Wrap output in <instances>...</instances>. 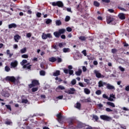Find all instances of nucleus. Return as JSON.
Instances as JSON below:
<instances>
[{"label": "nucleus", "mask_w": 129, "mask_h": 129, "mask_svg": "<svg viewBox=\"0 0 129 129\" xmlns=\"http://www.w3.org/2000/svg\"><path fill=\"white\" fill-rule=\"evenodd\" d=\"M38 85H40L39 81L37 80H33L32 81L31 84L28 85V87L29 88H33V87L38 86Z\"/></svg>", "instance_id": "obj_1"}, {"label": "nucleus", "mask_w": 129, "mask_h": 129, "mask_svg": "<svg viewBox=\"0 0 129 129\" xmlns=\"http://www.w3.org/2000/svg\"><path fill=\"white\" fill-rule=\"evenodd\" d=\"M106 22L107 24H110V23H111L112 25H115L116 24L115 22V19L111 17L110 16H107Z\"/></svg>", "instance_id": "obj_2"}, {"label": "nucleus", "mask_w": 129, "mask_h": 129, "mask_svg": "<svg viewBox=\"0 0 129 129\" xmlns=\"http://www.w3.org/2000/svg\"><path fill=\"white\" fill-rule=\"evenodd\" d=\"M6 81H10L11 82H12L13 83H15L16 82V81L17 80L16 79V78L14 76H7L5 78Z\"/></svg>", "instance_id": "obj_3"}, {"label": "nucleus", "mask_w": 129, "mask_h": 129, "mask_svg": "<svg viewBox=\"0 0 129 129\" xmlns=\"http://www.w3.org/2000/svg\"><path fill=\"white\" fill-rule=\"evenodd\" d=\"M47 38H49V39H51V38H53L52 36V35H51V33H47V34L45 33H43L42 35V38L43 40H46Z\"/></svg>", "instance_id": "obj_4"}, {"label": "nucleus", "mask_w": 129, "mask_h": 129, "mask_svg": "<svg viewBox=\"0 0 129 129\" xmlns=\"http://www.w3.org/2000/svg\"><path fill=\"white\" fill-rule=\"evenodd\" d=\"M76 90L74 88H71L70 90L68 91H65V93H68V94H74Z\"/></svg>", "instance_id": "obj_5"}, {"label": "nucleus", "mask_w": 129, "mask_h": 129, "mask_svg": "<svg viewBox=\"0 0 129 129\" xmlns=\"http://www.w3.org/2000/svg\"><path fill=\"white\" fill-rule=\"evenodd\" d=\"M63 72L65 74H68L69 73L70 75H73V73H74V71L71 70H68L67 69H64L63 70Z\"/></svg>", "instance_id": "obj_6"}, {"label": "nucleus", "mask_w": 129, "mask_h": 129, "mask_svg": "<svg viewBox=\"0 0 129 129\" xmlns=\"http://www.w3.org/2000/svg\"><path fill=\"white\" fill-rule=\"evenodd\" d=\"M56 117H57V121L60 123H62V118H63V116H62V113L61 112L59 113L56 115Z\"/></svg>", "instance_id": "obj_7"}, {"label": "nucleus", "mask_w": 129, "mask_h": 129, "mask_svg": "<svg viewBox=\"0 0 129 129\" xmlns=\"http://www.w3.org/2000/svg\"><path fill=\"white\" fill-rule=\"evenodd\" d=\"M101 119H103V120H109L110 119V117L107 115H101L100 116Z\"/></svg>", "instance_id": "obj_8"}, {"label": "nucleus", "mask_w": 129, "mask_h": 129, "mask_svg": "<svg viewBox=\"0 0 129 129\" xmlns=\"http://www.w3.org/2000/svg\"><path fill=\"white\" fill-rule=\"evenodd\" d=\"M23 68H24V69H27V70H31V69L32 68V65L30 64V63H28L26 64H24L23 67Z\"/></svg>", "instance_id": "obj_9"}, {"label": "nucleus", "mask_w": 129, "mask_h": 129, "mask_svg": "<svg viewBox=\"0 0 129 129\" xmlns=\"http://www.w3.org/2000/svg\"><path fill=\"white\" fill-rule=\"evenodd\" d=\"M106 87L107 88V89H109L110 90H112L113 89L114 90H115V87H114V86L110 85V84H106Z\"/></svg>", "instance_id": "obj_10"}, {"label": "nucleus", "mask_w": 129, "mask_h": 129, "mask_svg": "<svg viewBox=\"0 0 129 129\" xmlns=\"http://www.w3.org/2000/svg\"><path fill=\"white\" fill-rule=\"evenodd\" d=\"M106 83L103 82L102 81H99L98 84V87H103L104 85H106Z\"/></svg>", "instance_id": "obj_11"}, {"label": "nucleus", "mask_w": 129, "mask_h": 129, "mask_svg": "<svg viewBox=\"0 0 129 129\" xmlns=\"http://www.w3.org/2000/svg\"><path fill=\"white\" fill-rule=\"evenodd\" d=\"M17 27H18V26L15 23H12L8 25L9 29H13H13H16Z\"/></svg>", "instance_id": "obj_12"}, {"label": "nucleus", "mask_w": 129, "mask_h": 129, "mask_svg": "<svg viewBox=\"0 0 129 129\" xmlns=\"http://www.w3.org/2000/svg\"><path fill=\"white\" fill-rule=\"evenodd\" d=\"M118 17L120 20H125V15L123 13H119Z\"/></svg>", "instance_id": "obj_13"}, {"label": "nucleus", "mask_w": 129, "mask_h": 129, "mask_svg": "<svg viewBox=\"0 0 129 129\" xmlns=\"http://www.w3.org/2000/svg\"><path fill=\"white\" fill-rule=\"evenodd\" d=\"M11 67H13V68H16V67L18 66V61L15 60L14 62H12L11 63Z\"/></svg>", "instance_id": "obj_14"}, {"label": "nucleus", "mask_w": 129, "mask_h": 129, "mask_svg": "<svg viewBox=\"0 0 129 129\" xmlns=\"http://www.w3.org/2000/svg\"><path fill=\"white\" fill-rule=\"evenodd\" d=\"M3 96H4V97H10V93L8 91H3L2 93Z\"/></svg>", "instance_id": "obj_15"}, {"label": "nucleus", "mask_w": 129, "mask_h": 129, "mask_svg": "<svg viewBox=\"0 0 129 129\" xmlns=\"http://www.w3.org/2000/svg\"><path fill=\"white\" fill-rule=\"evenodd\" d=\"M94 73L96 75L97 78H101V74L98 72V71L95 70Z\"/></svg>", "instance_id": "obj_16"}, {"label": "nucleus", "mask_w": 129, "mask_h": 129, "mask_svg": "<svg viewBox=\"0 0 129 129\" xmlns=\"http://www.w3.org/2000/svg\"><path fill=\"white\" fill-rule=\"evenodd\" d=\"M49 61L51 62L52 63H54V62H56L57 61V58L55 57H51L48 58Z\"/></svg>", "instance_id": "obj_17"}, {"label": "nucleus", "mask_w": 129, "mask_h": 129, "mask_svg": "<svg viewBox=\"0 0 129 129\" xmlns=\"http://www.w3.org/2000/svg\"><path fill=\"white\" fill-rule=\"evenodd\" d=\"M77 127L79 128H83V127H85V124L83 123L80 122L78 123Z\"/></svg>", "instance_id": "obj_18"}, {"label": "nucleus", "mask_w": 129, "mask_h": 129, "mask_svg": "<svg viewBox=\"0 0 129 129\" xmlns=\"http://www.w3.org/2000/svg\"><path fill=\"white\" fill-rule=\"evenodd\" d=\"M54 36L55 37V38H60V36H61V34H60V32L59 31H55L53 33Z\"/></svg>", "instance_id": "obj_19"}, {"label": "nucleus", "mask_w": 129, "mask_h": 129, "mask_svg": "<svg viewBox=\"0 0 129 129\" xmlns=\"http://www.w3.org/2000/svg\"><path fill=\"white\" fill-rule=\"evenodd\" d=\"M57 7H58V8H63V7H64V5L63 4V3H62V2L57 1Z\"/></svg>", "instance_id": "obj_20"}, {"label": "nucleus", "mask_w": 129, "mask_h": 129, "mask_svg": "<svg viewBox=\"0 0 129 129\" xmlns=\"http://www.w3.org/2000/svg\"><path fill=\"white\" fill-rule=\"evenodd\" d=\"M5 124L7 125H13V122L11 120H7L5 122Z\"/></svg>", "instance_id": "obj_21"}, {"label": "nucleus", "mask_w": 129, "mask_h": 129, "mask_svg": "<svg viewBox=\"0 0 129 129\" xmlns=\"http://www.w3.org/2000/svg\"><path fill=\"white\" fill-rule=\"evenodd\" d=\"M82 73V70L80 69H79L78 71L75 72V74L77 75V76H80Z\"/></svg>", "instance_id": "obj_22"}, {"label": "nucleus", "mask_w": 129, "mask_h": 129, "mask_svg": "<svg viewBox=\"0 0 129 129\" xmlns=\"http://www.w3.org/2000/svg\"><path fill=\"white\" fill-rule=\"evenodd\" d=\"M84 93H85V94L88 95V94H90V90H89V89L88 88H85L84 89Z\"/></svg>", "instance_id": "obj_23"}, {"label": "nucleus", "mask_w": 129, "mask_h": 129, "mask_svg": "<svg viewBox=\"0 0 129 129\" xmlns=\"http://www.w3.org/2000/svg\"><path fill=\"white\" fill-rule=\"evenodd\" d=\"M21 38V36L19 35V34H17L14 36V40L15 42H19L18 40H20V38Z\"/></svg>", "instance_id": "obj_24"}, {"label": "nucleus", "mask_w": 129, "mask_h": 129, "mask_svg": "<svg viewBox=\"0 0 129 129\" xmlns=\"http://www.w3.org/2000/svg\"><path fill=\"white\" fill-rule=\"evenodd\" d=\"M58 32H59V34L60 35H62V34H64L65 32H66V29H59Z\"/></svg>", "instance_id": "obj_25"}, {"label": "nucleus", "mask_w": 129, "mask_h": 129, "mask_svg": "<svg viewBox=\"0 0 129 129\" xmlns=\"http://www.w3.org/2000/svg\"><path fill=\"white\" fill-rule=\"evenodd\" d=\"M107 105H109V106H111V107H115V105H114V103L111 102H107Z\"/></svg>", "instance_id": "obj_26"}, {"label": "nucleus", "mask_w": 129, "mask_h": 129, "mask_svg": "<svg viewBox=\"0 0 129 129\" xmlns=\"http://www.w3.org/2000/svg\"><path fill=\"white\" fill-rule=\"evenodd\" d=\"M53 76H59L60 75V71H56L55 73L53 74Z\"/></svg>", "instance_id": "obj_27"}, {"label": "nucleus", "mask_w": 129, "mask_h": 129, "mask_svg": "<svg viewBox=\"0 0 129 129\" xmlns=\"http://www.w3.org/2000/svg\"><path fill=\"white\" fill-rule=\"evenodd\" d=\"M79 40L81 41H86V37L84 36H81L79 37Z\"/></svg>", "instance_id": "obj_28"}, {"label": "nucleus", "mask_w": 129, "mask_h": 129, "mask_svg": "<svg viewBox=\"0 0 129 129\" xmlns=\"http://www.w3.org/2000/svg\"><path fill=\"white\" fill-rule=\"evenodd\" d=\"M82 102H91V99H90V98L86 99H84L82 100Z\"/></svg>", "instance_id": "obj_29"}, {"label": "nucleus", "mask_w": 129, "mask_h": 129, "mask_svg": "<svg viewBox=\"0 0 129 129\" xmlns=\"http://www.w3.org/2000/svg\"><path fill=\"white\" fill-rule=\"evenodd\" d=\"M63 53H68L69 52H70V49L69 48H64L63 49Z\"/></svg>", "instance_id": "obj_30"}, {"label": "nucleus", "mask_w": 129, "mask_h": 129, "mask_svg": "<svg viewBox=\"0 0 129 129\" xmlns=\"http://www.w3.org/2000/svg\"><path fill=\"white\" fill-rule=\"evenodd\" d=\"M39 73L41 76H45V75H46V72H45V71L41 70L40 71Z\"/></svg>", "instance_id": "obj_31"}, {"label": "nucleus", "mask_w": 129, "mask_h": 129, "mask_svg": "<svg viewBox=\"0 0 129 129\" xmlns=\"http://www.w3.org/2000/svg\"><path fill=\"white\" fill-rule=\"evenodd\" d=\"M5 70L6 72H10V71H11V68H10V67L8 66L5 67Z\"/></svg>", "instance_id": "obj_32"}, {"label": "nucleus", "mask_w": 129, "mask_h": 129, "mask_svg": "<svg viewBox=\"0 0 129 129\" xmlns=\"http://www.w3.org/2000/svg\"><path fill=\"white\" fill-rule=\"evenodd\" d=\"M7 55H9V58H12V56H13V53H11L10 49H8L7 50Z\"/></svg>", "instance_id": "obj_33"}, {"label": "nucleus", "mask_w": 129, "mask_h": 129, "mask_svg": "<svg viewBox=\"0 0 129 129\" xmlns=\"http://www.w3.org/2000/svg\"><path fill=\"white\" fill-rule=\"evenodd\" d=\"M56 26H61L62 25V22L60 20H56L55 22Z\"/></svg>", "instance_id": "obj_34"}, {"label": "nucleus", "mask_w": 129, "mask_h": 129, "mask_svg": "<svg viewBox=\"0 0 129 129\" xmlns=\"http://www.w3.org/2000/svg\"><path fill=\"white\" fill-rule=\"evenodd\" d=\"M76 107L78 109H80L81 108V104L79 102L77 103Z\"/></svg>", "instance_id": "obj_35"}, {"label": "nucleus", "mask_w": 129, "mask_h": 129, "mask_svg": "<svg viewBox=\"0 0 129 129\" xmlns=\"http://www.w3.org/2000/svg\"><path fill=\"white\" fill-rule=\"evenodd\" d=\"M94 6H95V7H98L99 6H100V4H99V3H98L97 1H94Z\"/></svg>", "instance_id": "obj_36"}, {"label": "nucleus", "mask_w": 129, "mask_h": 129, "mask_svg": "<svg viewBox=\"0 0 129 129\" xmlns=\"http://www.w3.org/2000/svg\"><path fill=\"white\" fill-rule=\"evenodd\" d=\"M27 52V48L24 47L21 50V53L24 54Z\"/></svg>", "instance_id": "obj_37"}, {"label": "nucleus", "mask_w": 129, "mask_h": 129, "mask_svg": "<svg viewBox=\"0 0 129 129\" xmlns=\"http://www.w3.org/2000/svg\"><path fill=\"white\" fill-rule=\"evenodd\" d=\"M26 63H28V60H27V59H23L22 61V62H21V65L23 66H24V65H25V64H26Z\"/></svg>", "instance_id": "obj_38"}, {"label": "nucleus", "mask_w": 129, "mask_h": 129, "mask_svg": "<svg viewBox=\"0 0 129 129\" xmlns=\"http://www.w3.org/2000/svg\"><path fill=\"white\" fill-rule=\"evenodd\" d=\"M6 107L7 108V109H9L10 111H12V107L11 106V105H6Z\"/></svg>", "instance_id": "obj_39"}, {"label": "nucleus", "mask_w": 129, "mask_h": 129, "mask_svg": "<svg viewBox=\"0 0 129 129\" xmlns=\"http://www.w3.org/2000/svg\"><path fill=\"white\" fill-rule=\"evenodd\" d=\"M45 23H46V24H47V25H49V24H51V23H52V20H51L50 19H48L45 21Z\"/></svg>", "instance_id": "obj_40"}, {"label": "nucleus", "mask_w": 129, "mask_h": 129, "mask_svg": "<svg viewBox=\"0 0 129 129\" xmlns=\"http://www.w3.org/2000/svg\"><path fill=\"white\" fill-rule=\"evenodd\" d=\"M38 89H39L38 87H34L32 89V92H36V91H38Z\"/></svg>", "instance_id": "obj_41"}, {"label": "nucleus", "mask_w": 129, "mask_h": 129, "mask_svg": "<svg viewBox=\"0 0 129 129\" xmlns=\"http://www.w3.org/2000/svg\"><path fill=\"white\" fill-rule=\"evenodd\" d=\"M93 118H94V119H95L96 121H97V120L99 119V118H98V116H97V115H93Z\"/></svg>", "instance_id": "obj_42"}, {"label": "nucleus", "mask_w": 129, "mask_h": 129, "mask_svg": "<svg viewBox=\"0 0 129 129\" xmlns=\"http://www.w3.org/2000/svg\"><path fill=\"white\" fill-rule=\"evenodd\" d=\"M28 99H23L22 100V103H26V104H27V103H28Z\"/></svg>", "instance_id": "obj_43"}, {"label": "nucleus", "mask_w": 129, "mask_h": 129, "mask_svg": "<svg viewBox=\"0 0 129 129\" xmlns=\"http://www.w3.org/2000/svg\"><path fill=\"white\" fill-rule=\"evenodd\" d=\"M57 88L58 89H60V90H64V89H65V87H64L63 86H58V87H57Z\"/></svg>", "instance_id": "obj_44"}, {"label": "nucleus", "mask_w": 129, "mask_h": 129, "mask_svg": "<svg viewBox=\"0 0 129 129\" xmlns=\"http://www.w3.org/2000/svg\"><path fill=\"white\" fill-rule=\"evenodd\" d=\"M116 52H117V50L115 48H113L111 49V52L113 54H115V53H116Z\"/></svg>", "instance_id": "obj_45"}, {"label": "nucleus", "mask_w": 129, "mask_h": 129, "mask_svg": "<svg viewBox=\"0 0 129 129\" xmlns=\"http://www.w3.org/2000/svg\"><path fill=\"white\" fill-rule=\"evenodd\" d=\"M63 46H64L63 42H60L58 44V46L59 47V48H63Z\"/></svg>", "instance_id": "obj_46"}, {"label": "nucleus", "mask_w": 129, "mask_h": 129, "mask_svg": "<svg viewBox=\"0 0 129 129\" xmlns=\"http://www.w3.org/2000/svg\"><path fill=\"white\" fill-rule=\"evenodd\" d=\"M22 58H24L25 59H27L29 58V55H28V54H23L22 55Z\"/></svg>", "instance_id": "obj_47"}, {"label": "nucleus", "mask_w": 129, "mask_h": 129, "mask_svg": "<svg viewBox=\"0 0 129 129\" xmlns=\"http://www.w3.org/2000/svg\"><path fill=\"white\" fill-rule=\"evenodd\" d=\"M70 21V16H66V19H65V21L66 22H69Z\"/></svg>", "instance_id": "obj_48"}, {"label": "nucleus", "mask_w": 129, "mask_h": 129, "mask_svg": "<svg viewBox=\"0 0 129 129\" xmlns=\"http://www.w3.org/2000/svg\"><path fill=\"white\" fill-rule=\"evenodd\" d=\"M96 94H97V95H100V94H101V91H100V90H98L96 92Z\"/></svg>", "instance_id": "obj_49"}, {"label": "nucleus", "mask_w": 129, "mask_h": 129, "mask_svg": "<svg viewBox=\"0 0 129 129\" xmlns=\"http://www.w3.org/2000/svg\"><path fill=\"white\" fill-rule=\"evenodd\" d=\"M71 84H72V85H75V84H76V80H73L71 82Z\"/></svg>", "instance_id": "obj_50"}, {"label": "nucleus", "mask_w": 129, "mask_h": 129, "mask_svg": "<svg viewBox=\"0 0 129 129\" xmlns=\"http://www.w3.org/2000/svg\"><path fill=\"white\" fill-rule=\"evenodd\" d=\"M41 16H42V14L40 12H38L36 14V16L37 17V18H41Z\"/></svg>", "instance_id": "obj_51"}, {"label": "nucleus", "mask_w": 129, "mask_h": 129, "mask_svg": "<svg viewBox=\"0 0 129 129\" xmlns=\"http://www.w3.org/2000/svg\"><path fill=\"white\" fill-rule=\"evenodd\" d=\"M56 60H57V63H61V62H62V58L60 57H57Z\"/></svg>", "instance_id": "obj_52"}, {"label": "nucleus", "mask_w": 129, "mask_h": 129, "mask_svg": "<svg viewBox=\"0 0 129 129\" xmlns=\"http://www.w3.org/2000/svg\"><path fill=\"white\" fill-rule=\"evenodd\" d=\"M106 111H107V112H111V111H113V110H111V109H110L109 108H106Z\"/></svg>", "instance_id": "obj_53"}, {"label": "nucleus", "mask_w": 129, "mask_h": 129, "mask_svg": "<svg viewBox=\"0 0 129 129\" xmlns=\"http://www.w3.org/2000/svg\"><path fill=\"white\" fill-rule=\"evenodd\" d=\"M67 32H72V28L71 27H67Z\"/></svg>", "instance_id": "obj_54"}, {"label": "nucleus", "mask_w": 129, "mask_h": 129, "mask_svg": "<svg viewBox=\"0 0 129 129\" xmlns=\"http://www.w3.org/2000/svg\"><path fill=\"white\" fill-rule=\"evenodd\" d=\"M119 69L122 72H123V71H124V68H122L121 66L119 67Z\"/></svg>", "instance_id": "obj_55"}, {"label": "nucleus", "mask_w": 129, "mask_h": 129, "mask_svg": "<svg viewBox=\"0 0 129 129\" xmlns=\"http://www.w3.org/2000/svg\"><path fill=\"white\" fill-rule=\"evenodd\" d=\"M26 36L27 38H31V37H32V34H31V33H28L27 34Z\"/></svg>", "instance_id": "obj_56"}, {"label": "nucleus", "mask_w": 129, "mask_h": 129, "mask_svg": "<svg viewBox=\"0 0 129 129\" xmlns=\"http://www.w3.org/2000/svg\"><path fill=\"white\" fill-rule=\"evenodd\" d=\"M123 45L124 47H128L129 45L126 42H123Z\"/></svg>", "instance_id": "obj_57"}, {"label": "nucleus", "mask_w": 129, "mask_h": 129, "mask_svg": "<svg viewBox=\"0 0 129 129\" xmlns=\"http://www.w3.org/2000/svg\"><path fill=\"white\" fill-rule=\"evenodd\" d=\"M79 85L80 86H81V87H85V86H84V85L83 83H82V82L79 83Z\"/></svg>", "instance_id": "obj_58"}, {"label": "nucleus", "mask_w": 129, "mask_h": 129, "mask_svg": "<svg viewBox=\"0 0 129 129\" xmlns=\"http://www.w3.org/2000/svg\"><path fill=\"white\" fill-rule=\"evenodd\" d=\"M52 6H53V7H57V2H52Z\"/></svg>", "instance_id": "obj_59"}, {"label": "nucleus", "mask_w": 129, "mask_h": 129, "mask_svg": "<svg viewBox=\"0 0 129 129\" xmlns=\"http://www.w3.org/2000/svg\"><path fill=\"white\" fill-rule=\"evenodd\" d=\"M82 53L84 55V56H86V55H87V53H86V50H83Z\"/></svg>", "instance_id": "obj_60"}, {"label": "nucleus", "mask_w": 129, "mask_h": 129, "mask_svg": "<svg viewBox=\"0 0 129 129\" xmlns=\"http://www.w3.org/2000/svg\"><path fill=\"white\" fill-rule=\"evenodd\" d=\"M56 98L58 99H63V95L58 96Z\"/></svg>", "instance_id": "obj_61"}, {"label": "nucleus", "mask_w": 129, "mask_h": 129, "mask_svg": "<svg viewBox=\"0 0 129 129\" xmlns=\"http://www.w3.org/2000/svg\"><path fill=\"white\" fill-rule=\"evenodd\" d=\"M32 11H31V10H28V11H27V14H28V15H32Z\"/></svg>", "instance_id": "obj_62"}, {"label": "nucleus", "mask_w": 129, "mask_h": 129, "mask_svg": "<svg viewBox=\"0 0 129 129\" xmlns=\"http://www.w3.org/2000/svg\"><path fill=\"white\" fill-rule=\"evenodd\" d=\"M85 82H86L87 84H89V80L85 79H84Z\"/></svg>", "instance_id": "obj_63"}, {"label": "nucleus", "mask_w": 129, "mask_h": 129, "mask_svg": "<svg viewBox=\"0 0 129 129\" xmlns=\"http://www.w3.org/2000/svg\"><path fill=\"white\" fill-rule=\"evenodd\" d=\"M125 90H126V91H129V85L126 86V87L125 88Z\"/></svg>", "instance_id": "obj_64"}]
</instances>
